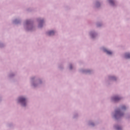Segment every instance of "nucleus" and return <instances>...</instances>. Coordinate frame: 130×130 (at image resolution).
<instances>
[{
    "instance_id": "nucleus-5",
    "label": "nucleus",
    "mask_w": 130,
    "mask_h": 130,
    "mask_svg": "<svg viewBox=\"0 0 130 130\" xmlns=\"http://www.w3.org/2000/svg\"><path fill=\"white\" fill-rule=\"evenodd\" d=\"M120 98L118 96H115L113 98V100L115 102L118 101V100H120Z\"/></svg>"
},
{
    "instance_id": "nucleus-6",
    "label": "nucleus",
    "mask_w": 130,
    "mask_h": 130,
    "mask_svg": "<svg viewBox=\"0 0 130 130\" xmlns=\"http://www.w3.org/2000/svg\"><path fill=\"white\" fill-rule=\"evenodd\" d=\"M125 57L126 58H130V54L128 53H127L125 54Z\"/></svg>"
},
{
    "instance_id": "nucleus-7",
    "label": "nucleus",
    "mask_w": 130,
    "mask_h": 130,
    "mask_svg": "<svg viewBox=\"0 0 130 130\" xmlns=\"http://www.w3.org/2000/svg\"><path fill=\"white\" fill-rule=\"evenodd\" d=\"M109 3L112 5H114V1L113 0H109Z\"/></svg>"
},
{
    "instance_id": "nucleus-4",
    "label": "nucleus",
    "mask_w": 130,
    "mask_h": 130,
    "mask_svg": "<svg viewBox=\"0 0 130 130\" xmlns=\"http://www.w3.org/2000/svg\"><path fill=\"white\" fill-rule=\"evenodd\" d=\"M104 51H105V52H106L107 53V54H112V52H111L110 51H108V50H106V49H104Z\"/></svg>"
},
{
    "instance_id": "nucleus-2",
    "label": "nucleus",
    "mask_w": 130,
    "mask_h": 130,
    "mask_svg": "<svg viewBox=\"0 0 130 130\" xmlns=\"http://www.w3.org/2000/svg\"><path fill=\"white\" fill-rule=\"evenodd\" d=\"M47 35L49 36H52V35H54V31L53 30H51L47 33Z\"/></svg>"
},
{
    "instance_id": "nucleus-11",
    "label": "nucleus",
    "mask_w": 130,
    "mask_h": 130,
    "mask_svg": "<svg viewBox=\"0 0 130 130\" xmlns=\"http://www.w3.org/2000/svg\"><path fill=\"white\" fill-rule=\"evenodd\" d=\"M39 27H41V24H40L39 25Z\"/></svg>"
},
{
    "instance_id": "nucleus-8",
    "label": "nucleus",
    "mask_w": 130,
    "mask_h": 130,
    "mask_svg": "<svg viewBox=\"0 0 130 130\" xmlns=\"http://www.w3.org/2000/svg\"><path fill=\"white\" fill-rule=\"evenodd\" d=\"M116 129L120 130V129H121V127H116Z\"/></svg>"
},
{
    "instance_id": "nucleus-12",
    "label": "nucleus",
    "mask_w": 130,
    "mask_h": 130,
    "mask_svg": "<svg viewBox=\"0 0 130 130\" xmlns=\"http://www.w3.org/2000/svg\"><path fill=\"white\" fill-rule=\"evenodd\" d=\"M43 22V20H41V23H42Z\"/></svg>"
},
{
    "instance_id": "nucleus-9",
    "label": "nucleus",
    "mask_w": 130,
    "mask_h": 130,
    "mask_svg": "<svg viewBox=\"0 0 130 130\" xmlns=\"http://www.w3.org/2000/svg\"><path fill=\"white\" fill-rule=\"evenodd\" d=\"M122 108L123 109H125V106H123V107H122Z\"/></svg>"
},
{
    "instance_id": "nucleus-1",
    "label": "nucleus",
    "mask_w": 130,
    "mask_h": 130,
    "mask_svg": "<svg viewBox=\"0 0 130 130\" xmlns=\"http://www.w3.org/2000/svg\"><path fill=\"white\" fill-rule=\"evenodd\" d=\"M19 102H20L23 106H26V99L23 97H20L19 99Z\"/></svg>"
},
{
    "instance_id": "nucleus-10",
    "label": "nucleus",
    "mask_w": 130,
    "mask_h": 130,
    "mask_svg": "<svg viewBox=\"0 0 130 130\" xmlns=\"http://www.w3.org/2000/svg\"><path fill=\"white\" fill-rule=\"evenodd\" d=\"M70 69L72 70V66H70Z\"/></svg>"
},
{
    "instance_id": "nucleus-3",
    "label": "nucleus",
    "mask_w": 130,
    "mask_h": 130,
    "mask_svg": "<svg viewBox=\"0 0 130 130\" xmlns=\"http://www.w3.org/2000/svg\"><path fill=\"white\" fill-rule=\"evenodd\" d=\"M116 113L119 117L122 116V114H121V113L120 112V111L119 110H116Z\"/></svg>"
}]
</instances>
